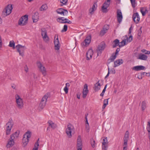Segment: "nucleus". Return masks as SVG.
Listing matches in <instances>:
<instances>
[{
    "mask_svg": "<svg viewBox=\"0 0 150 150\" xmlns=\"http://www.w3.org/2000/svg\"><path fill=\"white\" fill-rule=\"evenodd\" d=\"M114 67H117L120 65L119 62L118 60H117L115 62H114Z\"/></svg>",
    "mask_w": 150,
    "mask_h": 150,
    "instance_id": "nucleus-40",
    "label": "nucleus"
},
{
    "mask_svg": "<svg viewBox=\"0 0 150 150\" xmlns=\"http://www.w3.org/2000/svg\"><path fill=\"white\" fill-rule=\"evenodd\" d=\"M127 147L124 146L123 149V150H127Z\"/></svg>",
    "mask_w": 150,
    "mask_h": 150,
    "instance_id": "nucleus-64",
    "label": "nucleus"
},
{
    "mask_svg": "<svg viewBox=\"0 0 150 150\" xmlns=\"http://www.w3.org/2000/svg\"><path fill=\"white\" fill-rule=\"evenodd\" d=\"M61 3L63 4L64 5H66L68 0H60Z\"/></svg>",
    "mask_w": 150,
    "mask_h": 150,
    "instance_id": "nucleus-49",
    "label": "nucleus"
},
{
    "mask_svg": "<svg viewBox=\"0 0 150 150\" xmlns=\"http://www.w3.org/2000/svg\"><path fill=\"white\" fill-rule=\"evenodd\" d=\"M13 124L12 122H8L6 125V135H8L10 134L12 128Z\"/></svg>",
    "mask_w": 150,
    "mask_h": 150,
    "instance_id": "nucleus-12",
    "label": "nucleus"
},
{
    "mask_svg": "<svg viewBox=\"0 0 150 150\" xmlns=\"http://www.w3.org/2000/svg\"><path fill=\"white\" fill-rule=\"evenodd\" d=\"M99 80L97 83L94 84V89L96 91H97L100 89L101 85L99 83Z\"/></svg>",
    "mask_w": 150,
    "mask_h": 150,
    "instance_id": "nucleus-26",
    "label": "nucleus"
},
{
    "mask_svg": "<svg viewBox=\"0 0 150 150\" xmlns=\"http://www.w3.org/2000/svg\"><path fill=\"white\" fill-rule=\"evenodd\" d=\"M16 47L17 49L18 52L19 53V55L23 56L24 54L23 52L26 49L25 47L20 44H18L16 46Z\"/></svg>",
    "mask_w": 150,
    "mask_h": 150,
    "instance_id": "nucleus-7",
    "label": "nucleus"
},
{
    "mask_svg": "<svg viewBox=\"0 0 150 150\" xmlns=\"http://www.w3.org/2000/svg\"><path fill=\"white\" fill-rule=\"evenodd\" d=\"M8 46L10 47H12L13 49H15V43L14 42L13 40L10 41L9 42V44Z\"/></svg>",
    "mask_w": 150,
    "mask_h": 150,
    "instance_id": "nucleus-37",
    "label": "nucleus"
},
{
    "mask_svg": "<svg viewBox=\"0 0 150 150\" xmlns=\"http://www.w3.org/2000/svg\"><path fill=\"white\" fill-rule=\"evenodd\" d=\"M81 142L82 140H81V137L80 136H79L77 138V142Z\"/></svg>",
    "mask_w": 150,
    "mask_h": 150,
    "instance_id": "nucleus-55",
    "label": "nucleus"
},
{
    "mask_svg": "<svg viewBox=\"0 0 150 150\" xmlns=\"http://www.w3.org/2000/svg\"><path fill=\"white\" fill-rule=\"evenodd\" d=\"M13 9L12 5H8L7 7L5 8L2 12V16L3 17H5L10 14L11 13Z\"/></svg>",
    "mask_w": 150,
    "mask_h": 150,
    "instance_id": "nucleus-3",
    "label": "nucleus"
},
{
    "mask_svg": "<svg viewBox=\"0 0 150 150\" xmlns=\"http://www.w3.org/2000/svg\"><path fill=\"white\" fill-rule=\"evenodd\" d=\"M146 102L144 101L142 103V111H144L146 108Z\"/></svg>",
    "mask_w": 150,
    "mask_h": 150,
    "instance_id": "nucleus-38",
    "label": "nucleus"
},
{
    "mask_svg": "<svg viewBox=\"0 0 150 150\" xmlns=\"http://www.w3.org/2000/svg\"><path fill=\"white\" fill-rule=\"evenodd\" d=\"M107 31L105 30H104L103 28L102 29L100 32V35L102 36L104 35L107 32Z\"/></svg>",
    "mask_w": 150,
    "mask_h": 150,
    "instance_id": "nucleus-46",
    "label": "nucleus"
},
{
    "mask_svg": "<svg viewBox=\"0 0 150 150\" xmlns=\"http://www.w3.org/2000/svg\"><path fill=\"white\" fill-rule=\"evenodd\" d=\"M19 134V131H16L14 133L12 134L11 136V138L14 139L15 138H16L18 137Z\"/></svg>",
    "mask_w": 150,
    "mask_h": 150,
    "instance_id": "nucleus-28",
    "label": "nucleus"
},
{
    "mask_svg": "<svg viewBox=\"0 0 150 150\" xmlns=\"http://www.w3.org/2000/svg\"><path fill=\"white\" fill-rule=\"evenodd\" d=\"M28 20V16L25 15L20 18L18 22L20 25H25L27 23Z\"/></svg>",
    "mask_w": 150,
    "mask_h": 150,
    "instance_id": "nucleus-4",
    "label": "nucleus"
},
{
    "mask_svg": "<svg viewBox=\"0 0 150 150\" xmlns=\"http://www.w3.org/2000/svg\"><path fill=\"white\" fill-rule=\"evenodd\" d=\"M113 42L114 43V44H113L112 45V47L113 48H115L118 46H119L120 42L119 40L118 39L115 40L113 41Z\"/></svg>",
    "mask_w": 150,
    "mask_h": 150,
    "instance_id": "nucleus-29",
    "label": "nucleus"
},
{
    "mask_svg": "<svg viewBox=\"0 0 150 150\" xmlns=\"http://www.w3.org/2000/svg\"><path fill=\"white\" fill-rule=\"evenodd\" d=\"M50 94L47 93L42 98L41 101L39 104V108L41 110L43 109L45 106L47 99L50 96Z\"/></svg>",
    "mask_w": 150,
    "mask_h": 150,
    "instance_id": "nucleus-1",
    "label": "nucleus"
},
{
    "mask_svg": "<svg viewBox=\"0 0 150 150\" xmlns=\"http://www.w3.org/2000/svg\"><path fill=\"white\" fill-rule=\"evenodd\" d=\"M96 7H97V6L96 4H95V3L93 4L92 8H91L89 9V12L91 14H92L93 12L95 11L96 9Z\"/></svg>",
    "mask_w": 150,
    "mask_h": 150,
    "instance_id": "nucleus-30",
    "label": "nucleus"
},
{
    "mask_svg": "<svg viewBox=\"0 0 150 150\" xmlns=\"http://www.w3.org/2000/svg\"><path fill=\"white\" fill-rule=\"evenodd\" d=\"M107 87V84H106L104 87V88L103 89V91L100 94V96H104V93L106 89V88Z\"/></svg>",
    "mask_w": 150,
    "mask_h": 150,
    "instance_id": "nucleus-43",
    "label": "nucleus"
},
{
    "mask_svg": "<svg viewBox=\"0 0 150 150\" xmlns=\"http://www.w3.org/2000/svg\"><path fill=\"white\" fill-rule=\"evenodd\" d=\"M107 66H108V73L107 75H106V76L105 77V79L106 78L109 76V74L110 73V70L109 67L108 66V65H107Z\"/></svg>",
    "mask_w": 150,
    "mask_h": 150,
    "instance_id": "nucleus-54",
    "label": "nucleus"
},
{
    "mask_svg": "<svg viewBox=\"0 0 150 150\" xmlns=\"http://www.w3.org/2000/svg\"><path fill=\"white\" fill-rule=\"evenodd\" d=\"M107 138L106 137L103 139V142H102L103 145H106L108 143L107 142Z\"/></svg>",
    "mask_w": 150,
    "mask_h": 150,
    "instance_id": "nucleus-42",
    "label": "nucleus"
},
{
    "mask_svg": "<svg viewBox=\"0 0 150 150\" xmlns=\"http://www.w3.org/2000/svg\"><path fill=\"white\" fill-rule=\"evenodd\" d=\"M103 28L107 31L109 29V26L107 25H105L103 26Z\"/></svg>",
    "mask_w": 150,
    "mask_h": 150,
    "instance_id": "nucleus-50",
    "label": "nucleus"
},
{
    "mask_svg": "<svg viewBox=\"0 0 150 150\" xmlns=\"http://www.w3.org/2000/svg\"><path fill=\"white\" fill-rule=\"evenodd\" d=\"M125 36L126 39V40H126L127 42H130L132 40L133 38L132 35H130L129 38L128 37L127 35H125Z\"/></svg>",
    "mask_w": 150,
    "mask_h": 150,
    "instance_id": "nucleus-36",
    "label": "nucleus"
},
{
    "mask_svg": "<svg viewBox=\"0 0 150 150\" xmlns=\"http://www.w3.org/2000/svg\"><path fill=\"white\" fill-rule=\"evenodd\" d=\"M118 60L119 62L120 65L123 64V61L122 59H118Z\"/></svg>",
    "mask_w": 150,
    "mask_h": 150,
    "instance_id": "nucleus-61",
    "label": "nucleus"
},
{
    "mask_svg": "<svg viewBox=\"0 0 150 150\" xmlns=\"http://www.w3.org/2000/svg\"><path fill=\"white\" fill-rule=\"evenodd\" d=\"M107 146L106 145H103L102 146V150H107Z\"/></svg>",
    "mask_w": 150,
    "mask_h": 150,
    "instance_id": "nucleus-57",
    "label": "nucleus"
},
{
    "mask_svg": "<svg viewBox=\"0 0 150 150\" xmlns=\"http://www.w3.org/2000/svg\"><path fill=\"white\" fill-rule=\"evenodd\" d=\"M93 54V50L91 49L89 50L86 54V59L89 60L91 59Z\"/></svg>",
    "mask_w": 150,
    "mask_h": 150,
    "instance_id": "nucleus-20",
    "label": "nucleus"
},
{
    "mask_svg": "<svg viewBox=\"0 0 150 150\" xmlns=\"http://www.w3.org/2000/svg\"><path fill=\"white\" fill-rule=\"evenodd\" d=\"M57 21L61 23H68L71 24L72 22L66 18H64V17H59L57 19Z\"/></svg>",
    "mask_w": 150,
    "mask_h": 150,
    "instance_id": "nucleus-11",
    "label": "nucleus"
},
{
    "mask_svg": "<svg viewBox=\"0 0 150 150\" xmlns=\"http://www.w3.org/2000/svg\"><path fill=\"white\" fill-rule=\"evenodd\" d=\"M111 0H107L105 1L102 6V11L103 13H106L108 11L107 8L109 6L110 4Z\"/></svg>",
    "mask_w": 150,
    "mask_h": 150,
    "instance_id": "nucleus-6",
    "label": "nucleus"
},
{
    "mask_svg": "<svg viewBox=\"0 0 150 150\" xmlns=\"http://www.w3.org/2000/svg\"><path fill=\"white\" fill-rule=\"evenodd\" d=\"M54 49L55 50H59L60 48L59 42L58 38L54 40Z\"/></svg>",
    "mask_w": 150,
    "mask_h": 150,
    "instance_id": "nucleus-22",
    "label": "nucleus"
},
{
    "mask_svg": "<svg viewBox=\"0 0 150 150\" xmlns=\"http://www.w3.org/2000/svg\"><path fill=\"white\" fill-rule=\"evenodd\" d=\"M106 47V44L104 42H102L98 45L97 49V56L100 55L102 51L104 50Z\"/></svg>",
    "mask_w": 150,
    "mask_h": 150,
    "instance_id": "nucleus-5",
    "label": "nucleus"
},
{
    "mask_svg": "<svg viewBox=\"0 0 150 150\" xmlns=\"http://www.w3.org/2000/svg\"><path fill=\"white\" fill-rule=\"evenodd\" d=\"M117 21L119 23H120L122 21L123 18L122 13L120 9H117Z\"/></svg>",
    "mask_w": 150,
    "mask_h": 150,
    "instance_id": "nucleus-15",
    "label": "nucleus"
},
{
    "mask_svg": "<svg viewBox=\"0 0 150 150\" xmlns=\"http://www.w3.org/2000/svg\"><path fill=\"white\" fill-rule=\"evenodd\" d=\"M120 50V49L119 48H117L116 50L115 53V54H116V55L117 54H118V53L119 52Z\"/></svg>",
    "mask_w": 150,
    "mask_h": 150,
    "instance_id": "nucleus-59",
    "label": "nucleus"
},
{
    "mask_svg": "<svg viewBox=\"0 0 150 150\" xmlns=\"http://www.w3.org/2000/svg\"><path fill=\"white\" fill-rule=\"evenodd\" d=\"M129 132L128 131H127L125 134L124 137L123 138L124 143L123 146L127 147V142L129 137Z\"/></svg>",
    "mask_w": 150,
    "mask_h": 150,
    "instance_id": "nucleus-18",
    "label": "nucleus"
},
{
    "mask_svg": "<svg viewBox=\"0 0 150 150\" xmlns=\"http://www.w3.org/2000/svg\"><path fill=\"white\" fill-rule=\"evenodd\" d=\"M86 128L87 129H89V124L88 125H86Z\"/></svg>",
    "mask_w": 150,
    "mask_h": 150,
    "instance_id": "nucleus-62",
    "label": "nucleus"
},
{
    "mask_svg": "<svg viewBox=\"0 0 150 150\" xmlns=\"http://www.w3.org/2000/svg\"><path fill=\"white\" fill-rule=\"evenodd\" d=\"M39 139H38L37 141L35 142V147L33 148V150H38V146H39Z\"/></svg>",
    "mask_w": 150,
    "mask_h": 150,
    "instance_id": "nucleus-34",
    "label": "nucleus"
},
{
    "mask_svg": "<svg viewBox=\"0 0 150 150\" xmlns=\"http://www.w3.org/2000/svg\"><path fill=\"white\" fill-rule=\"evenodd\" d=\"M141 28L142 27L140 28L139 29L138 31V36L140 37L141 36V33H142V31H141Z\"/></svg>",
    "mask_w": 150,
    "mask_h": 150,
    "instance_id": "nucleus-52",
    "label": "nucleus"
},
{
    "mask_svg": "<svg viewBox=\"0 0 150 150\" xmlns=\"http://www.w3.org/2000/svg\"><path fill=\"white\" fill-rule=\"evenodd\" d=\"M39 18V13L36 12L32 16V19L33 22H36L38 21Z\"/></svg>",
    "mask_w": 150,
    "mask_h": 150,
    "instance_id": "nucleus-23",
    "label": "nucleus"
},
{
    "mask_svg": "<svg viewBox=\"0 0 150 150\" xmlns=\"http://www.w3.org/2000/svg\"><path fill=\"white\" fill-rule=\"evenodd\" d=\"M91 142L92 147L93 148L95 147L96 144L95 141L93 139H91Z\"/></svg>",
    "mask_w": 150,
    "mask_h": 150,
    "instance_id": "nucleus-39",
    "label": "nucleus"
},
{
    "mask_svg": "<svg viewBox=\"0 0 150 150\" xmlns=\"http://www.w3.org/2000/svg\"><path fill=\"white\" fill-rule=\"evenodd\" d=\"M140 11L141 12L142 15L143 16H144L145 15L146 13L145 11L144 10V8H142L140 9Z\"/></svg>",
    "mask_w": 150,
    "mask_h": 150,
    "instance_id": "nucleus-48",
    "label": "nucleus"
},
{
    "mask_svg": "<svg viewBox=\"0 0 150 150\" xmlns=\"http://www.w3.org/2000/svg\"><path fill=\"white\" fill-rule=\"evenodd\" d=\"M16 98L17 107L19 108H22L23 107L22 99L18 95H17V96H16Z\"/></svg>",
    "mask_w": 150,
    "mask_h": 150,
    "instance_id": "nucleus-10",
    "label": "nucleus"
},
{
    "mask_svg": "<svg viewBox=\"0 0 150 150\" xmlns=\"http://www.w3.org/2000/svg\"><path fill=\"white\" fill-rule=\"evenodd\" d=\"M14 144V139H11V138L9 139L8 143L6 145V147L7 148H9L10 147L13 146Z\"/></svg>",
    "mask_w": 150,
    "mask_h": 150,
    "instance_id": "nucleus-24",
    "label": "nucleus"
},
{
    "mask_svg": "<svg viewBox=\"0 0 150 150\" xmlns=\"http://www.w3.org/2000/svg\"><path fill=\"white\" fill-rule=\"evenodd\" d=\"M148 58L147 55L142 53L140 54L139 57L137 58L138 59H140L142 60H146Z\"/></svg>",
    "mask_w": 150,
    "mask_h": 150,
    "instance_id": "nucleus-25",
    "label": "nucleus"
},
{
    "mask_svg": "<svg viewBox=\"0 0 150 150\" xmlns=\"http://www.w3.org/2000/svg\"><path fill=\"white\" fill-rule=\"evenodd\" d=\"M130 0L131 1V4H132V7L133 8H134L136 6V5H135L136 2H135V0Z\"/></svg>",
    "mask_w": 150,
    "mask_h": 150,
    "instance_id": "nucleus-44",
    "label": "nucleus"
},
{
    "mask_svg": "<svg viewBox=\"0 0 150 150\" xmlns=\"http://www.w3.org/2000/svg\"><path fill=\"white\" fill-rule=\"evenodd\" d=\"M142 52L143 53H144L145 54H150V51H147L145 49L142 50Z\"/></svg>",
    "mask_w": 150,
    "mask_h": 150,
    "instance_id": "nucleus-47",
    "label": "nucleus"
},
{
    "mask_svg": "<svg viewBox=\"0 0 150 150\" xmlns=\"http://www.w3.org/2000/svg\"><path fill=\"white\" fill-rule=\"evenodd\" d=\"M111 73L112 74H115V69L114 68H112L110 70Z\"/></svg>",
    "mask_w": 150,
    "mask_h": 150,
    "instance_id": "nucleus-56",
    "label": "nucleus"
},
{
    "mask_svg": "<svg viewBox=\"0 0 150 150\" xmlns=\"http://www.w3.org/2000/svg\"><path fill=\"white\" fill-rule=\"evenodd\" d=\"M89 91L88 89V86L87 84H85L84 86V89H83L82 94V97L83 98H85L88 93Z\"/></svg>",
    "mask_w": 150,
    "mask_h": 150,
    "instance_id": "nucleus-16",
    "label": "nucleus"
},
{
    "mask_svg": "<svg viewBox=\"0 0 150 150\" xmlns=\"http://www.w3.org/2000/svg\"><path fill=\"white\" fill-rule=\"evenodd\" d=\"M116 57V55L114 53H113L112 55L110 57L109 59L108 60V63L107 65L110 64V62H113L115 59Z\"/></svg>",
    "mask_w": 150,
    "mask_h": 150,
    "instance_id": "nucleus-27",
    "label": "nucleus"
},
{
    "mask_svg": "<svg viewBox=\"0 0 150 150\" xmlns=\"http://www.w3.org/2000/svg\"><path fill=\"white\" fill-rule=\"evenodd\" d=\"M41 35L44 40H48V37L47 34V30L45 28H42L41 29Z\"/></svg>",
    "mask_w": 150,
    "mask_h": 150,
    "instance_id": "nucleus-19",
    "label": "nucleus"
},
{
    "mask_svg": "<svg viewBox=\"0 0 150 150\" xmlns=\"http://www.w3.org/2000/svg\"><path fill=\"white\" fill-rule=\"evenodd\" d=\"M142 75L140 73L138 75V78L139 79H142Z\"/></svg>",
    "mask_w": 150,
    "mask_h": 150,
    "instance_id": "nucleus-58",
    "label": "nucleus"
},
{
    "mask_svg": "<svg viewBox=\"0 0 150 150\" xmlns=\"http://www.w3.org/2000/svg\"><path fill=\"white\" fill-rule=\"evenodd\" d=\"M82 142H77V150H81L82 148Z\"/></svg>",
    "mask_w": 150,
    "mask_h": 150,
    "instance_id": "nucleus-32",
    "label": "nucleus"
},
{
    "mask_svg": "<svg viewBox=\"0 0 150 150\" xmlns=\"http://www.w3.org/2000/svg\"><path fill=\"white\" fill-rule=\"evenodd\" d=\"M74 129V127L71 124H69L68 125L66 132L69 138H70L71 137V132Z\"/></svg>",
    "mask_w": 150,
    "mask_h": 150,
    "instance_id": "nucleus-8",
    "label": "nucleus"
},
{
    "mask_svg": "<svg viewBox=\"0 0 150 150\" xmlns=\"http://www.w3.org/2000/svg\"><path fill=\"white\" fill-rule=\"evenodd\" d=\"M47 8V6L46 4L43 5L40 8V11H43L46 10Z\"/></svg>",
    "mask_w": 150,
    "mask_h": 150,
    "instance_id": "nucleus-35",
    "label": "nucleus"
},
{
    "mask_svg": "<svg viewBox=\"0 0 150 150\" xmlns=\"http://www.w3.org/2000/svg\"><path fill=\"white\" fill-rule=\"evenodd\" d=\"M104 104L105 106L107 105L108 104V99H105L103 101Z\"/></svg>",
    "mask_w": 150,
    "mask_h": 150,
    "instance_id": "nucleus-51",
    "label": "nucleus"
},
{
    "mask_svg": "<svg viewBox=\"0 0 150 150\" xmlns=\"http://www.w3.org/2000/svg\"><path fill=\"white\" fill-rule=\"evenodd\" d=\"M31 135V132L30 131H27L23 135L22 140L23 145L25 146L27 145L29 142V139Z\"/></svg>",
    "mask_w": 150,
    "mask_h": 150,
    "instance_id": "nucleus-2",
    "label": "nucleus"
},
{
    "mask_svg": "<svg viewBox=\"0 0 150 150\" xmlns=\"http://www.w3.org/2000/svg\"><path fill=\"white\" fill-rule=\"evenodd\" d=\"M126 39H124L119 43L120 44L119 45V47H121L126 45Z\"/></svg>",
    "mask_w": 150,
    "mask_h": 150,
    "instance_id": "nucleus-33",
    "label": "nucleus"
},
{
    "mask_svg": "<svg viewBox=\"0 0 150 150\" xmlns=\"http://www.w3.org/2000/svg\"><path fill=\"white\" fill-rule=\"evenodd\" d=\"M91 35L87 36L84 41L81 43V46H85L87 45H88L91 42Z\"/></svg>",
    "mask_w": 150,
    "mask_h": 150,
    "instance_id": "nucleus-14",
    "label": "nucleus"
},
{
    "mask_svg": "<svg viewBox=\"0 0 150 150\" xmlns=\"http://www.w3.org/2000/svg\"><path fill=\"white\" fill-rule=\"evenodd\" d=\"M25 71L26 72H27L28 71V68L27 67V66L26 65L24 67Z\"/></svg>",
    "mask_w": 150,
    "mask_h": 150,
    "instance_id": "nucleus-60",
    "label": "nucleus"
},
{
    "mask_svg": "<svg viewBox=\"0 0 150 150\" xmlns=\"http://www.w3.org/2000/svg\"><path fill=\"white\" fill-rule=\"evenodd\" d=\"M147 126L146 127V129L149 133L150 132V122L148 121L147 122Z\"/></svg>",
    "mask_w": 150,
    "mask_h": 150,
    "instance_id": "nucleus-45",
    "label": "nucleus"
},
{
    "mask_svg": "<svg viewBox=\"0 0 150 150\" xmlns=\"http://www.w3.org/2000/svg\"><path fill=\"white\" fill-rule=\"evenodd\" d=\"M37 64L38 67L39 69L42 74L45 75L46 74V71L45 67L43 66L41 62L39 61L37 62Z\"/></svg>",
    "mask_w": 150,
    "mask_h": 150,
    "instance_id": "nucleus-9",
    "label": "nucleus"
},
{
    "mask_svg": "<svg viewBox=\"0 0 150 150\" xmlns=\"http://www.w3.org/2000/svg\"><path fill=\"white\" fill-rule=\"evenodd\" d=\"M132 70L136 71H139L141 70H144L146 69L145 67L142 65L135 66L133 67Z\"/></svg>",
    "mask_w": 150,
    "mask_h": 150,
    "instance_id": "nucleus-21",
    "label": "nucleus"
},
{
    "mask_svg": "<svg viewBox=\"0 0 150 150\" xmlns=\"http://www.w3.org/2000/svg\"><path fill=\"white\" fill-rule=\"evenodd\" d=\"M64 91L65 93L67 94L68 93V88L67 87H65L64 89Z\"/></svg>",
    "mask_w": 150,
    "mask_h": 150,
    "instance_id": "nucleus-53",
    "label": "nucleus"
},
{
    "mask_svg": "<svg viewBox=\"0 0 150 150\" xmlns=\"http://www.w3.org/2000/svg\"><path fill=\"white\" fill-rule=\"evenodd\" d=\"M48 123L49 124V126L53 129H54L56 127V125L51 120H49Z\"/></svg>",
    "mask_w": 150,
    "mask_h": 150,
    "instance_id": "nucleus-31",
    "label": "nucleus"
},
{
    "mask_svg": "<svg viewBox=\"0 0 150 150\" xmlns=\"http://www.w3.org/2000/svg\"><path fill=\"white\" fill-rule=\"evenodd\" d=\"M70 86L69 83H66V86L65 87H69Z\"/></svg>",
    "mask_w": 150,
    "mask_h": 150,
    "instance_id": "nucleus-63",
    "label": "nucleus"
},
{
    "mask_svg": "<svg viewBox=\"0 0 150 150\" xmlns=\"http://www.w3.org/2000/svg\"><path fill=\"white\" fill-rule=\"evenodd\" d=\"M56 11L58 14L64 16H67L68 14V12L67 10L63 8H58L56 10Z\"/></svg>",
    "mask_w": 150,
    "mask_h": 150,
    "instance_id": "nucleus-13",
    "label": "nucleus"
},
{
    "mask_svg": "<svg viewBox=\"0 0 150 150\" xmlns=\"http://www.w3.org/2000/svg\"><path fill=\"white\" fill-rule=\"evenodd\" d=\"M68 26L67 25H64L63 28L61 30V32H66L67 30Z\"/></svg>",
    "mask_w": 150,
    "mask_h": 150,
    "instance_id": "nucleus-41",
    "label": "nucleus"
},
{
    "mask_svg": "<svg viewBox=\"0 0 150 150\" xmlns=\"http://www.w3.org/2000/svg\"><path fill=\"white\" fill-rule=\"evenodd\" d=\"M132 18L136 24L139 23L140 20L139 16L137 12L133 14Z\"/></svg>",
    "mask_w": 150,
    "mask_h": 150,
    "instance_id": "nucleus-17",
    "label": "nucleus"
}]
</instances>
